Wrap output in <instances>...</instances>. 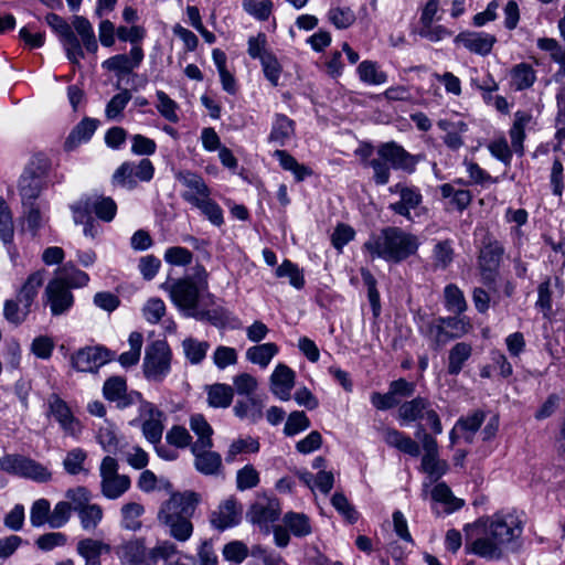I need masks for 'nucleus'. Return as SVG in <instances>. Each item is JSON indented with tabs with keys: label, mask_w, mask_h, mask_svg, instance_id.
<instances>
[{
	"label": "nucleus",
	"mask_w": 565,
	"mask_h": 565,
	"mask_svg": "<svg viewBox=\"0 0 565 565\" xmlns=\"http://www.w3.org/2000/svg\"><path fill=\"white\" fill-rule=\"evenodd\" d=\"M469 552L489 561L501 559L514 551L523 532V520L515 511H500L465 527Z\"/></svg>",
	"instance_id": "f257e3e1"
},
{
	"label": "nucleus",
	"mask_w": 565,
	"mask_h": 565,
	"mask_svg": "<svg viewBox=\"0 0 565 565\" xmlns=\"http://www.w3.org/2000/svg\"><path fill=\"white\" fill-rule=\"evenodd\" d=\"M200 501V494L194 491L173 492L168 500L162 502L157 519L160 524L169 529L171 537L179 542H185L192 536L191 519Z\"/></svg>",
	"instance_id": "f03ea898"
},
{
	"label": "nucleus",
	"mask_w": 565,
	"mask_h": 565,
	"mask_svg": "<svg viewBox=\"0 0 565 565\" xmlns=\"http://www.w3.org/2000/svg\"><path fill=\"white\" fill-rule=\"evenodd\" d=\"M171 301L189 317H199L198 306L201 299H212L209 292V273L201 264L192 268V274L166 281L161 285Z\"/></svg>",
	"instance_id": "7ed1b4c3"
},
{
	"label": "nucleus",
	"mask_w": 565,
	"mask_h": 565,
	"mask_svg": "<svg viewBox=\"0 0 565 565\" xmlns=\"http://www.w3.org/2000/svg\"><path fill=\"white\" fill-rule=\"evenodd\" d=\"M419 247L417 236L406 233L399 227L387 226L377 234H372L363 244L372 259L382 258L386 262L401 263L416 254Z\"/></svg>",
	"instance_id": "20e7f679"
},
{
	"label": "nucleus",
	"mask_w": 565,
	"mask_h": 565,
	"mask_svg": "<svg viewBox=\"0 0 565 565\" xmlns=\"http://www.w3.org/2000/svg\"><path fill=\"white\" fill-rule=\"evenodd\" d=\"M418 163L417 157L407 152L395 141L381 143L376 149V157L364 162L373 169V180L377 185L388 183L391 168L412 173Z\"/></svg>",
	"instance_id": "39448f33"
},
{
	"label": "nucleus",
	"mask_w": 565,
	"mask_h": 565,
	"mask_svg": "<svg viewBox=\"0 0 565 565\" xmlns=\"http://www.w3.org/2000/svg\"><path fill=\"white\" fill-rule=\"evenodd\" d=\"M172 352L167 341L156 340L147 345L142 363L145 377L161 383L171 371Z\"/></svg>",
	"instance_id": "423d86ee"
},
{
	"label": "nucleus",
	"mask_w": 565,
	"mask_h": 565,
	"mask_svg": "<svg viewBox=\"0 0 565 565\" xmlns=\"http://www.w3.org/2000/svg\"><path fill=\"white\" fill-rule=\"evenodd\" d=\"M0 470L36 482H47L52 478L51 471L42 463L18 454H8L1 457Z\"/></svg>",
	"instance_id": "0eeeda50"
},
{
	"label": "nucleus",
	"mask_w": 565,
	"mask_h": 565,
	"mask_svg": "<svg viewBox=\"0 0 565 565\" xmlns=\"http://www.w3.org/2000/svg\"><path fill=\"white\" fill-rule=\"evenodd\" d=\"M118 462L114 457L106 456L99 466L100 492L108 500L122 497L131 486L127 475L118 473Z\"/></svg>",
	"instance_id": "6e6552de"
},
{
	"label": "nucleus",
	"mask_w": 565,
	"mask_h": 565,
	"mask_svg": "<svg viewBox=\"0 0 565 565\" xmlns=\"http://www.w3.org/2000/svg\"><path fill=\"white\" fill-rule=\"evenodd\" d=\"M504 254L503 246L491 236H486L478 257L481 281L490 289H494L499 275V267Z\"/></svg>",
	"instance_id": "1a4fd4ad"
},
{
	"label": "nucleus",
	"mask_w": 565,
	"mask_h": 565,
	"mask_svg": "<svg viewBox=\"0 0 565 565\" xmlns=\"http://www.w3.org/2000/svg\"><path fill=\"white\" fill-rule=\"evenodd\" d=\"M153 174L154 167L149 159H141L138 163L126 161L115 170L111 183L114 186L134 190L138 182H149Z\"/></svg>",
	"instance_id": "9d476101"
},
{
	"label": "nucleus",
	"mask_w": 565,
	"mask_h": 565,
	"mask_svg": "<svg viewBox=\"0 0 565 565\" xmlns=\"http://www.w3.org/2000/svg\"><path fill=\"white\" fill-rule=\"evenodd\" d=\"M398 418L404 423H412L426 419L434 434L443 433V425L433 404L425 397L417 396L404 402L398 407Z\"/></svg>",
	"instance_id": "9b49d317"
},
{
	"label": "nucleus",
	"mask_w": 565,
	"mask_h": 565,
	"mask_svg": "<svg viewBox=\"0 0 565 565\" xmlns=\"http://www.w3.org/2000/svg\"><path fill=\"white\" fill-rule=\"evenodd\" d=\"M281 514L280 502L274 497H258L247 511V520L257 525L266 534L270 532V524L276 522Z\"/></svg>",
	"instance_id": "f8f14e48"
},
{
	"label": "nucleus",
	"mask_w": 565,
	"mask_h": 565,
	"mask_svg": "<svg viewBox=\"0 0 565 565\" xmlns=\"http://www.w3.org/2000/svg\"><path fill=\"white\" fill-rule=\"evenodd\" d=\"M114 358L115 353L105 347H86L72 354L71 364L78 372H97Z\"/></svg>",
	"instance_id": "ddd939ff"
},
{
	"label": "nucleus",
	"mask_w": 565,
	"mask_h": 565,
	"mask_svg": "<svg viewBox=\"0 0 565 565\" xmlns=\"http://www.w3.org/2000/svg\"><path fill=\"white\" fill-rule=\"evenodd\" d=\"M104 397L116 404L117 408L125 409L132 405H140L143 397L138 391H128L126 379L110 376L103 386Z\"/></svg>",
	"instance_id": "4468645a"
},
{
	"label": "nucleus",
	"mask_w": 565,
	"mask_h": 565,
	"mask_svg": "<svg viewBox=\"0 0 565 565\" xmlns=\"http://www.w3.org/2000/svg\"><path fill=\"white\" fill-rule=\"evenodd\" d=\"M45 21L58 34L66 51L67 58L72 63L77 64L79 60L84 57V52L72 26L62 17L55 13H47Z\"/></svg>",
	"instance_id": "2eb2a0df"
},
{
	"label": "nucleus",
	"mask_w": 565,
	"mask_h": 565,
	"mask_svg": "<svg viewBox=\"0 0 565 565\" xmlns=\"http://www.w3.org/2000/svg\"><path fill=\"white\" fill-rule=\"evenodd\" d=\"M47 416H52L61 429L68 436L77 437L82 431L79 420L75 418L67 403L57 394H51L46 401Z\"/></svg>",
	"instance_id": "dca6fc26"
},
{
	"label": "nucleus",
	"mask_w": 565,
	"mask_h": 565,
	"mask_svg": "<svg viewBox=\"0 0 565 565\" xmlns=\"http://www.w3.org/2000/svg\"><path fill=\"white\" fill-rule=\"evenodd\" d=\"M139 416L143 419L141 430L145 438L153 445L160 444L164 429L163 412L157 408L152 403L145 399L139 405Z\"/></svg>",
	"instance_id": "f3484780"
},
{
	"label": "nucleus",
	"mask_w": 565,
	"mask_h": 565,
	"mask_svg": "<svg viewBox=\"0 0 565 565\" xmlns=\"http://www.w3.org/2000/svg\"><path fill=\"white\" fill-rule=\"evenodd\" d=\"M43 299L50 306L53 316L64 315L74 305V296L62 280H50L45 287Z\"/></svg>",
	"instance_id": "a211bd4d"
},
{
	"label": "nucleus",
	"mask_w": 565,
	"mask_h": 565,
	"mask_svg": "<svg viewBox=\"0 0 565 565\" xmlns=\"http://www.w3.org/2000/svg\"><path fill=\"white\" fill-rule=\"evenodd\" d=\"M390 192L399 194V201L391 203L388 209L395 214L411 220V211L415 210L423 201L420 191L416 186L397 183L390 188Z\"/></svg>",
	"instance_id": "6ab92c4d"
},
{
	"label": "nucleus",
	"mask_w": 565,
	"mask_h": 565,
	"mask_svg": "<svg viewBox=\"0 0 565 565\" xmlns=\"http://www.w3.org/2000/svg\"><path fill=\"white\" fill-rule=\"evenodd\" d=\"M175 178L185 188L181 198L192 206L196 205L195 201L211 196V189L200 174L191 171H180Z\"/></svg>",
	"instance_id": "aec40b11"
},
{
	"label": "nucleus",
	"mask_w": 565,
	"mask_h": 565,
	"mask_svg": "<svg viewBox=\"0 0 565 565\" xmlns=\"http://www.w3.org/2000/svg\"><path fill=\"white\" fill-rule=\"evenodd\" d=\"M33 166L34 161L25 168L19 180V193L23 207H26L29 203H35L42 191V174L44 170H42L41 166H38L36 169Z\"/></svg>",
	"instance_id": "412c9836"
},
{
	"label": "nucleus",
	"mask_w": 565,
	"mask_h": 565,
	"mask_svg": "<svg viewBox=\"0 0 565 565\" xmlns=\"http://www.w3.org/2000/svg\"><path fill=\"white\" fill-rule=\"evenodd\" d=\"M454 42L461 44L473 54L487 56L491 53L497 38L493 34L477 31H462L456 35Z\"/></svg>",
	"instance_id": "4be33fe9"
},
{
	"label": "nucleus",
	"mask_w": 565,
	"mask_h": 565,
	"mask_svg": "<svg viewBox=\"0 0 565 565\" xmlns=\"http://www.w3.org/2000/svg\"><path fill=\"white\" fill-rule=\"evenodd\" d=\"M213 446L191 445L195 469L204 476H217L223 470L222 457Z\"/></svg>",
	"instance_id": "5701e85b"
},
{
	"label": "nucleus",
	"mask_w": 565,
	"mask_h": 565,
	"mask_svg": "<svg viewBox=\"0 0 565 565\" xmlns=\"http://www.w3.org/2000/svg\"><path fill=\"white\" fill-rule=\"evenodd\" d=\"M143 60L141 46L134 45L129 54H117L103 63L108 71L116 72L118 75L129 74L137 68Z\"/></svg>",
	"instance_id": "b1692460"
},
{
	"label": "nucleus",
	"mask_w": 565,
	"mask_h": 565,
	"mask_svg": "<svg viewBox=\"0 0 565 565\" xmlns=\"http://www.w3.org/2000/svg\"><path fill=\"white\" fill-rule=\"evenodd\" d=\"M295 385V372L286 364H278L270 375V391L281 401H289Z\"/></svg>",
	"instance_id": "393cba45"
},
{
	"label": "nucleus",
	"mask_w": 565,
	"mask_h": 565,
	"mask_svg": "<svg viewBox=\"0 0 565 565\" xmlns=\"http://www.w3.org/2000/svg\"><path fill=\"white\" fill-rule=\"evenodd\" d=\"M239 519L241 511L237 509V502L234 499H227L211 513L210 522L215 529L223 531L238 524Z\"/></svg>",
	"instance_id": "a878e982"
},
{
	"label": "nucleus",
	"mask_w": 565,
	"mask_h": 565,
	"mask_svg": "<svg viewBox=\"0 0 565 565\" xmlns=\"http://www.w3.org/2000/svg\"><path fill=\"white\" fill-rule=\"evenodd\" d=\"M296 124L284 114H276L268 135V142L279 147L286 146L295 136Z\"/></svg>",
	"instance_id": "bb28decb"
},
{
	"label": "nucleus",
	"mask_w": 565,
	"mask_h": 565,
	"mask_svg": "<svg viewBox=\"0 0 565 565\" xmlns=\"http://www.w3.org/2000/svg\"><path fill=\"white\" fill-rule=\"evenodd\" d=\"M120 557L127 565H150L145 539L130 540L120 546Z\"/></svg>",
	"instance_id": "cd10ccee"
},
{
	"label": "nucleus",
	"mask_w": 565,
	"mask_h": 565,
	"mask_svg": "<svg viewBox=\"0 0 565 565\" xmlns=\"http://www.w3.org/2000/svg\"><path fill=\"white\" fill-rule=\"evenodd\" d=\"M99 121L94 118L85 117L71 131L64 142L67 151L74 150L82 142H87L95 134Z\"/></svg>",
	"instance_id": "c85d7f7f"
},
{
	"label": "nucleus",
	"mask_w": 565,
	"mask_h": 565,
	"mask_svg": "<svg viewBox=\"0 0 565 565\" xmlns=\"http://www.w3.org/2000/svg\"><path fill=\"white\" fill-rule=\"evenodd\" d=\"M45 269H40L28 276L24 284L19 289L15 299L21 303L31 309L39 289L42 287L45 278Z\"/></svg>",
	"instance_id": "c756f323"
},
{
	"label": "nucleus",
	"mask_w": 565,
	"mask_h": 565,
	"mask_svg": "<svg viewBox=\"0 0 565 565\" xmlns=\"http://www.w3.org/2000/svg\"><path fill=\"white\" fill-rule=\"evenodd\" d=\"M383 439L388 446L394 447L412 457H417L420 454L419 445L409 436L395 428L384 429Z\"/></svg>",
	"instance_id": "7c9ffc66"
},
{
	"label": "nucleus",
	"mask_w": 565,
	"mask_h": 565,
	"mask_svg": "<svg viewBox=\"0 0 565 565\" xmlns=\"http://www.w3.org/2000/svg\"><path fill=\"white\" fill-rule=\"evenodd\" d=\"M472 347L467 342H457L448 352L447 373L458 375L466 362L471 358Z\"/></svg>",
	"instance_id": "2f4dec72"
},
{
	"label": "nucleus",
	"mask_w": 565,
	"mask_h": 565,
	"mask_svg": "<svg viewBox=\"0 0 565 565\" xmlns=\"http://www.w3.org/2000/svg\"><path fill=\"white\" fill-rule=\"evenodd\" d=\"M532 116L525 111H516L514 114V121L512 127L510 128L509 135L511 138V145L513 150L522 156L524 153L523 141L525 139V127L531 121Z\"/></svg>",
	"instance_id": "473e14b6"
},
{
	"label": "nucleus",
	"mask_w": 565,
	"mask_h": 565,
	"mask_svg": "<svg viewBox=\"0 0 565 565\" xmlns=\"http://www.w3.org/2000/svg\"><path fill=\"white\" fill-rule=\"evenodd\" d=\"M535 81V71L527 63L516 64L510 71V85L516 92L530 88Z\"/></svg>",
	"instance_id": "72a5a7b5"
},
{
	"label": "nucleus",
	"mask_w": 565,
	"mask_h": 565,
	"mask_svg": "<svg viewBox=\"0 0 565 565\" xmlns=\"http://www.w3.org/2000/svg\"><path fill=\"white\" fill-rule=\"evenodd\" d=\"M263 407L262 401L250 395L246 399H238L233 407V412L241 419L257 423L263 417Z\"/></svg>",
	"instance_id": "f704fd0d"
},
{
	"label": "nucleus",
	"mask_w": 565,
	"mask_h": 565,
	"mask_svg": "<svg viewBox=\"0 0 565 565\" xmlns=\"http://www.w3.org/2000/svg\"><path fill=\"white\" fill-rule=\"evenodd\" d=\"M111 546L102 540L85 537L77 542L76 552L84 561L100 558L103 554H109Z\"/></svg>",
	"instance_id": "c9c22d12"
},
{
	"label": "nucleus",
	"mask_w": 565,
	"mask_h": 565,
	"mask_svg": "<svg viewBox=\"0 0 565 565\" xmlns=\"http://www.w3.org/2000/svg\"><path fill=\"white\" fill-rule=\"evenodd\" d=\"M259 449L260 444L257 438L252 436L239 437L230 444L225 454V461L232 463L238 455L257 454Z\"/></svg>",
	"instance_id": "e433bc0d"
},
{
	"label": "nucleus",
	"mask_w": 565,
	"mask_h": 565,
	"mask_svg": "<svg viewBox=\"0 0 565 565\" xmlns=\"http://www.w3.org/2000/svg\"><path fill=\"white\" fill-rule=\"evenodd\" d=\"M274 157L278 159L284 170L290 171L294 174L297 182L303 181L307 177H310L313 173L309 167L299 163L290 153L285 150H275Z\"/></svg>",
	"instance_id": "4c0bfd02"
},
{
	"label": "nucleus",
	"mask_w": 565,
	"mask_h": 565,
	"mask_svg": "<svg viewBox=\"0 0 565 565\" xmlns=\"http://www.w3.org/2000/svg\"><path fill=\"white\" fill-rule=\"evenodd\" d=\"M145 513V508L142 504L137 502H129L121 507L120 515L121 521L120 525L122 529L128 531H139L142 526V522L140 521V516Z\"/></svg>",
	"instance_id": "58836bf2"
},
{
	"label": "nucleus",
	"mask_w": 565,
	"mask_h": 565,
	"mask_svg": "<svg viewBox=\"0 0 565 565\" xmlns=\"http://www.w3.org/2000/svg\"><path fill=\"white\" fill-rule=\"evenodd\" d=\"M278 353V347L273 342L250 347L246 351V359L260 367H267L271 359Z\"/></svg>",
	"instance_id": "ea45409f"
},
{
	"label": "nucleus",
	"mask_w": 565,
	"mask_h": 565,
	"mask_svg": "<svg viewBox=\"0 0 565 565\" xmlns=\"http://www.w3.org/2000/svg\"><path fill=\"white\" fill-rule=\"evenodd\" d=\"M234 390L226 384H213L207 386V403L214 408H226L231 405Z\"/></svg>",
	"instance_id": "a19ab883"
},
{
	"label": "nucleus",
	"mask_w": 565,
	"mask_h": 565,
	"mask_svg": "<svg viewBox=\"0 0 565 565\" xmlns=\"http://www.w3.org/2000/svg\"><path fill=\"white\" fill-rule=\"evenodd\" d=\"M86 460V450L81 447H76L66 452L65 458L63 459V468L71 476L79 473L87 475L88 470L85 468Z\"/></svg>",
	"instance_id": "79ce46f5"
},
{
	"label": "nucleus",
	"mask_w": 565,
	"mask_h": 565,
	"mask_svg": "<svg viewBox=\"0 0 565 565\" xmlns=\"http://www.w3.org/2000/svg\"><path fill=\"white\" fill-rule=\"evenodd\" d=\"M285 526L297 537H303L312 532L309 518L305 513L287 512L284 515Z\"/></svg>",
	"instance_id": "37998d69"
},
{
	"label": "nucleus",
	"mask_w": 565,
	"mask_h": 565,
	"mask_svg": "<svg viewBox=\"0 0 565 565\" xmlns=\"http://www.w3.org/2000/svg\"><path fill=\"white\" fill-rule=\"evenodd\" d=\"M455 250L451 239L439 241L433 248V265L436 269L445 270L452 263Z\"/></svg>",
	"instance_id": "c03bdc74"
},
{
	"label": "nucleus",
	"mask_w": 565,
	"mask_h": 565,
	"mask_svg": "<svg viewBox=\"0 0 565 565\" xmlns=\"http://www.w3.org/2000/svg\"><path fill=\"white\" fill-rule=\"evenodd\" d=\"M81 526L84 531H95L104 518V510L97 503H90L86 508L77 512Z\"/></svg>",
	"instance_id": "a18cd8bd"
},
{
	"label": "nucleus",
	"mask_w": 565,
	"mask_h": 565,
	"mask_svg": "<svg viewBox=\"0 0 565 565\" xmlns=\"http://www.w3.org/2000/svg\"><path fill=\"white\" fill-rule=\"evenodd\" d=\"M190 428L198 436L192 445L213 446V428L201 414H194L190 418Z\"/></svg>",
	"instance_id": "49530a36"
},
{
	"label": "nucleus",
	"mask_w": 565,
	"mask_h": 565,
	"mask_svg": "<svg viewBox=\"0 0 565 565\" xmlns=\"http://www.w3.org/2000/svg\"><path fill=\"white\" fill-rule=\"evenodd\" d=\"M72 23L77 34L82 38L84 47L88 52H96L98 45L90 22L82 15H75Z\"/></svg>",
	"instance_id": "de8ad7c7"
},
{
	"label": "nucleus",
	"mask_w": 565,
	"mask_h": 565,
	"mask_svg": "<svg viewBox=\"0 0 565 565\" xmlns=\"http://www.w3.org/2000/svg\"><path fill=\"white\" fill-rule=\"evenodd\" d=\"M55 280H62L64 285L71 290V288L84 287L89 281V276L72 265H64L58 273Z\"/></svg>",
	"instance_id": "09e8293b"
},
{
	"label": "nucleus",
	"mask_w": 565,
	"mask_h": 565,
	"mask_svg": "<svg viewBox=\"0 0 565 565\" xmlns=\"http://www.w3.org/2000/svg\"><path fill=\"white\" fill-rule=\"evenodd\" d=\"M328 21L339 30L349 29L356 21V15L350 7H331L327 13Z\"/></svg>",
	"instance_id": "8fccbe9b"
},
{
	"label": "nucleus",
	"mask_w": 565,
	"mask_h": 565,
	"mask_svg": "<svg viewBox=\"0 0 565 565\" xmlns=\"http://www.w3.org/2000/svg\"><path fill=\"white\" fill-rule=\"evenodd\" d=\"M431 498L436 502H440L445 504V510L447 513H451L463 505V500L454 497L450 488L441 482L437 483L431 491Z\"/></svg>",
	"instance_id": "3c124183"
},
{
	"label": "nucleus",
	"mask_w": 565,
	"mask_h": 565,
	"mask_svg": "<svg viewBox=\"0 0 565 565\" xmlns=\"http://www.w3.org/2000/svg\"><path fill=\"white\" fill-rule=\"evenodd\" d=\"M182 348L191 364H200L205 359L210 344L206 341L186 338L182 341Z\"/></svg>",
	"instance_id": "603ef678"
},
{
	"label": "nucleus",
	"mask_w": 565,
	"mask_h": 565,
	"mask_svg": "<svg viewBox=\"0 0 565 565\" xmlns=\"http://www.w3.org/2000/svg\"><path fill=\"white\" fill-rule=\"evenodd\" d=\"M30 312L31 309L21 305L17 299H8L4 301L3 317L9 323L15 327L22 324Z\"/></svg>",
	"instance_id": "864d4df0"
},
{
	"label": "nucleus",
	"mask_w": 565,
	"mask_h": 565,
	"mask_svg": "<svg viewBox=\"0 0 565 565\" xmlns=\"http://www.w3.org/2000/svg\"><path fill=\"white\" fill-rule=\"evenodd\" d=\"M358 73L360 79L369 85H381L387 81L386 73L379 70L377 64L372 61H363L358 66Z\"/></svg>",
	"instance_id": "5fc2aeb1"
},
{
	"label": "nucleus",
	"mask_w": 565,
	"mask_h": 565,
	"mask_svg": "<svg viewBox=\"0 0 565 565\" xmlns=\"http://www.w3.org/2000/svg\"><path fill=\"white\" fill-rule=\"evenodd\" d=\"M278 278L288 277L289 284L296 289H302L305 286V276L298 265L285 259L275 270Z\"/></svg>",
	"instance_id": "6e6d98bb"
},
{
	"label": "nucleus",
	"mask_w": 565,
	"mask_h": 565,
	"mask_svg": "<svg viewBox=\"0 0 565 565\" xmlns=\"http://www.w3.org/2000/svg\"><path fill=\"white\" fill-rule=\"evenodd\" d=\"M89 203H92V212L96 216L105 222H110L117 212V205L111 198L103 196H88Z\"/></svg>",
	"instance_id": "4d7b16f0"
},
{
	"label": "nucleus",
	"mask_w": 565,
	"mask_h": 565,
	"mask_svg": "<svg viewBox=\"0 0 565 565\" xmlns=\"http://www.w3.org/2000/svg\"><path fill=\"white\" fill-rule=\"evenodd\" d=\"M445 305L446 308L460 316L467 309V301L465 299L463 292L454 284L447 285L445 287Z\"/></svg>",
	"instance_id": "13d9d810"
},
{
	"label": "nucleus",
	"mask_w": 565,
	"mask_h": 565,
	"mask_svg": "<svg viewBox=\"0 0 565 565\" xmlns=\"http://www.w3.org/2000/svg\"><path fill=\"white\" fill-rule=\"evenodd\" d=\"M13 236L12 214L3 198L0 196V239L7 245L12 243Z\"/></svg>",
	"instance_id": "bf43d9fd"
},
{
	"label": "nucleus",
	"mask_w": 565,
	"mask_h": 565,
	"mask_svg": "<svg viewBox=\"0 0 565 565\" xmlns=\"http://www.w3.org/2000/svg\"><path fill=\"white\" fill-rule=\"evenodd\" d=\"M195 203L196 205L194 207L199 209L213 225L221 226L224 223L223 211L211 196L195 201Z\"/></svg>",
	"instance_id": "052dcab7"
},
{
	"label": "nucleus",
	"mask_w": 565,
	"mask_h": 565,
	"mask_svg": "<svg viewBox=\"0 0 565 565\" xmlns=\"http://www.w3.org/2000/svg\"><path fill=\"white\" fill-rule=\"evenodd\" d=\"M51 504L46 499H39L33 502L30 511L32 526L40 527L47 523L50 525Z\"/></svg>",
	"instance_id": "680f3d73"
},
{
	"label": "nucleus",
	"mask_w": 565,
	"mask_h": 565,
	"mask_svg": "<svg viewBox=\"0 0 565 565\" xmlns=\"http://www.w3.org/2000/svg\"><path fill=\"white\" fill-rule=\"evenodd\" d=\"M66 502H70L72 510L78 512L90 504L92 492L83 486L71 488L65 492Z\"/></svg>",
	"instance_id": "e2e57ef3"
},
{
	"label": "nucleus",
	"mask_w": 565,
	"mask_h": 565,
	"mask_svg": "<svg viewBox=\"0 0 565 565\" xmlns=\"http://www.w3.org/2000/svg\"><path fill=\"white\" fill-rule=\"evenodd\" d=\"M259 481V472L253 465H245L236 472V488L239 491L253 489L258 486Z\"/></svg>",
	"instance_id": "0e129e2a"
},
{
	"label": "nucleus",
	"mask_w": 565,
	"mask_h": 565,
	"mask_svg": "<svg viewBox=\"0 0 565 565\" xmlns=\"http://www.w3.org/2000/svg\"><path fill=\"white\" fill-rule=\"evenodd\" d=\"M541 50L550 52L554 62L559 64V73L565 76V47H562L554 39L543 38L537 41Z\"/></svg>",
	"instance_id": "69168bd1"
},
{
	"label": "nucleus",
	"mask_w": 565,
	"mask_h": 565,
	"mask_svg": "<svg viewBox=\"0 0 565 565\" xmlns=\"http://www.w3.org/2000/svg\"><path fill=\"white\" fill-rule=\"evenodd\" d=\"M422 468L434 481L446 473L448 465L445 460L438 458V454L424 455L422 458Z\"/></svg>",
	"instance_id": "338daca9"
},
{
	"label": "nucleus",
	"mask_w": 565,
	"mask_h": 565,
	"mask_svg": "<svg viewBox=\"0 0 565 565\" xmlns=\"http://www.w3.org/2000/svg\"><path fill=\"white\" fill-rule=\"evenodd\" d=\"M157 98H158V104H157V110L160 113V115L166 118L167 120H169L170 122H178L179 121V116L177 114V109H178V104L171 99L168 94H166L163 90H158L157 92Z\"/></svg>",
	"instance_id": "774afa93"
}]
</instances>
